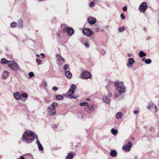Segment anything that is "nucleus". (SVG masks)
<instances>
[{
	"mask_svg": "<svg viewBox=\"0 0 159 159\" xmlns=\"http://www.w3.org/2000/svg\"><path fill=\"white\" fill-rule=\"evenodd\" d=\"M34 134L31 131L24 132L22 138V140L26 143H30L33 141L35 139Z\"/></svg>",
	"mask_w": 159,
	"mask_h": 159,
	"instance_id": "f257e3e1",
	"label": "nucleus"
},
{
	"mask_svg": "<svg viewBox=\"0 0 159 159\" xmlns=\"http://www.w3.org/2000/svg\"><path fill=\"white\" fill-rule=\"evenodd\" d=\"M115 85L117 87L116 89L120 93H124L125 91V88L124 86L123 83L116 82L115 83Z\"/></svg>",
	"mask_w": 159,
	"mask_h": 159,
	"instance_id": "f03ea898",
	"label": "nucleus"
},
{
	"mask_svg": "<svg viewBox=\"0 0 159 159\" xmlns=\"http://www.w3.org/2000/svg\"><path fill=\"white\" fill-rule=\"evenodd\" d=\"M76 88V87L75 85L72 84L71 85V87L66 93V95L69 97L70 98H74V93Z\"/></svg>",
	"mask_w": 159,
	"mask_h": 159,
	"instance_id": "7ed1b4c3",
	"label": "nucleus"
},
{
	"mask_svg": "<svg viewBox=\"0 0 159 159\" xmlns=\"http://www.w3.org/2000/svg\"><path fill=\"white\" fill-rule=\"evenodd\" d=\"M8 65L10 68L14 70H19L20 69L18 64L13 61H9Z\"/></svg>",
	"mask_w": 159,
	"mask_h": 159,
	"instance_id": "20e7f679",
	"label": "nucleus"
},
{
	"mask_svg": "<svg viewBox=\"0 0 159 159\" xmlns=\"http://www.w3.org/2000/svg\"><path fill=\"white\" fill-rule=\"evenodd\" d=\"M56 57L57 60V63L59 66L62 65L65 62V59L58 54H57Z\"/></svg>",
	"mask_w": 159,
	"mask_h": 159,
	"instance_id": "39448f33",
	"label": "nucleus"
},
{
	"mask_svg": "<svg viewBox=\"0 0 159 159\" xmlns=\"http://www.w3.org/2000/svg\"><path fill=\"white\" fill-rule=\"evenodd\" d=\"M147 8V4L145 2L142 3L139 6V11L143 13H144Z\"/></svg>",
	"mask_w": 159,
	"mask_h": 159,
	"instance_id": "423d86ee",
	"label": "nucleus"
},
{
	"mask_svg": "<svg viewBox=\"0 0 159 159\" xmlns=\"http://www.w3.org/2000/svg\"><path fill=\"white\" fill-rule=\"evenodd\" d=\"M80 76L83 79H87L90 78L91 75L89 72L85 71L81 74Z\"/></svg>",
	"mask_w": 159,
	"mask_h": 159,
	"instance_id": "0eeeda50",
	"label": "nucleus"
},
{
	"mask_svg": "<svg viewBox=\"0 0 159 159\" xmlns=\"http://www.w3.org/2000/svg\"><path fill=\"white\" fill-rule=\"evenodd\" d=\"M82 32L84 34L88 37L90 36L93 33L91 30L89 28H86L83 30Z\"/></svg>",
	"mask_w": 159,
	"mask_h": 159,
	"instance_id": "6e6552de",
	"label": "nucleus"
},
{
	"mask_svg": "<svg viewBox=\"0 0 159 159\" xmlns=\"http://www.w3.org/2000/svg\"><path fill=\"white\" fill-rule=\"evenodd\" d=\"M132 145L131 142H129L126 145H125L123 147V149L126 152L129 151L130 150L131 147Z\"/></svg>",
	"mask_w": 159,
	"mask_h": 159,
	"instance_id": "1a4fd4ad",
	"label": "nucleus"
},
{
	"mask_svg": "<svg viewBox=\"0 0 159 159\" xmlns=\"http://www.w3.org/2000/svg\"><path fill=\"white\" fill-rule=\"evenodd\" d=\"M48 113L49 115L51 116H54L56 114V111L55 108H51L49 107L48 110Z\"/></svg>",
	"mask_w": 159,
	"mask_h": 159,
	"instance_id": "9d476101",
	"label": "nucleus"
},
{
	"mask_svg": "<svg viewBox=\"0 0 159 159\" xmlns=\"http://www.w3.org/2000/svg\"><path fill=\"white\" fill-rule=\"evenodd\" d=\"M88 21L90 24L93 25L96 23V19L93 17H90L88 18Z\"/></svg>",
	"mask_w": 159,
	"mask_h": 159,
	"instance_id": "9b49d317",
	"label": "nucleus"
},
{
	"mask_svg": "<svg viewBox=\"0 0 159 159\" xmlns=\"http://www.w3.org/2000/svg\"><path fill=\"white\" fill-rule=\"evenodd\" d=\"M128 62L127 64V66L129 67H131L132 66L133 64L134 63L135 61L134 58H130L128 60Z\"/></svg>",
	"mask_w": 159,
	"mask_h": 159,
	"instance_id": "f8f14e48",
	"label": "nucleus"
},
{
	"mask_svg": "<svg viewBox=\"0 0 159 159\" xmlns=\"http://www.w3.org/2000/svg\"><path fill=\"white\" fill-rule=\"evenodd\" d=\"M94 110L93 105L85 107L84 110L86 112L90 113L92 112Z\"/></svg>",
	"mask_w": 159,
	"mask_h": 159,
	"instance_id": "ddd939ff",
	"label": "nucleus"
},
{
	"mask_svg": "<svg viewBox=\"0 0 159 159\" xmlns=\"http://www.w3.org/2000/svg\"><path fill=\"white\" fill-rule=\"evenodd\" d=\"M74 30L71 27H67V34L69 36L72 35L74 33Z\"/></svg>",
	"mask_w": 159,
	"mask_h": 159,
	"instance_id": "4468645a",
	"label": "nucleus"
},
{
	"mask_svg": "<svg viewBox=\"0 0 159 159\" xmlns=\"http://www.w3.org/2000/svg\"><path fill=\"white\" fill-rule=\"evenodd\" d=\"M17 25L18 27L20 29H22L23 27V21L21 19H19L17 23Z\"/></svg>",
	"mask_w": 159,
	"mask_h": 159,
	"instance_id": "2eb2a0df",
	"label": "nucleus"
},
{
	"mask_svg": "<svg viewBox=\"0 0 159 159\" xmlns=\"http://www.w3.org/2000/svg\"><path fill=\"white\" fill-rule=\"evenodd\" d=\"M36 138H37V145H38V148L39 149V150L40 151H43V148L42 145H41V144L38 141L37 136V135H36Z\"/></svg>",
	"mask_w": 159,
	"mask_h": 159,
	"instance_id": "dca6fc26",
	"label": "nucleus"
},
{
	"mask_svg": "<svg viewBox=\"0 0 159 159\" xmlns=\"http://www.w3.org/2000/svg\"><path fill=\"white\" fill-rule=\"evenodd\" d=\"M15 98L17 100H20L21 99V95L19 92L14 93L13 94Z\"/></svg>",
	"mask_w": 159,
	"mask_h": 159,
	"instance_id": "f3484780",
	"label": "nucleus"
},
{
	"mask_svg": "<svg viewBox=\"0 0 159 159\" xmlns=\"http://www.w3.org/2000/svg\"><path fill=\"white\" fill-rule=\"evenodd\" d=\"M65 75L67 78L69 79H70L72 77L71 73L69 71H67L65 72Z\"/></svg>",
	"mask_w": 159,
	"mask_h": 159,
	"instance_id": "a211bd4d",
	"label": "nucleus"
},
{
	"mask_svg": "<svg viewBox=\"0 0 159 159\" xmlns=\"http://www.w3.org/2000/svg\"><path fill=\"white\" fill-rule=\"evenodd\" d=\"M111 156L113 157H116L117 155V153L115 150H112L110 152Z\"/></svg>",
	"mask_w": 159,
	"mask_h": 159,
	"instance_id": "6ab92c4d",
	"label": "nucleus"
},
{
	"mask_svg": "<svg viewBox=\"0 0 159 159\" xmlns=\"http://www.w3.org/2000/svg\"><path fill=\"white\" fill-rule=\"evenodd\" d=\"M73 154L72 152L69 153L66 157V159H72L73 157Z\"/></svg>",
	"mask_w": 159,
	"mask_h": 159,
	"instance_id": "aec40b11",
	"label": "nucleus"
},
{
	"mask_svg": "<svg viewBox=\"0 0 159 159\" xmlns=\"http://www.w3.org/2000/svg\"><path fill=\"white\" fill-rule=\"evenodd\" d=\"M103 100L105 102L107 103H109L110 102V98H108L106 96L104 97L103 98Z\"/></svg>",
	"mask_w": 159,
	"mask_h": 159,
	"instance_id": "412c9836",
	"label": "nucleus"
},
{
	"mask_svg": "<svg viewBox=\"0 0 159 159\" xmlns=\"http://www.w3.org/2000/svg\"><path fill=\"white\" fill-rule=\"evenodd\" d=\"M146 55V53L142 51H140L139 53V56L141 57H145Z\"/></svg>",
	"mask_w": 159,
	"mask_h": 159,
	"instance_id": "4be33fe9",
	"label": "nucleus"
},
{
	"mask_svg": "<svg viewBox=\"0 0 159 159\" xmlns=\"http://www.w3.org/2000/svg\"><path fill=\"white\" fill-rule=\"evenodd\" d=\"M9 62V61H7L6 59L4 58H2L1 60V63L3 64L7 63Z\"/></svg>",
	"mask_w": 159,
	"mask_h": 159,
	"instance_id": "5701e85b",
	"label": "nucleus"
},
{
	"mask_svg": "<svg viewBox=\"0 0 159 159\" xmlns=\"http://www.w3.org/2000/svg\"><path fill=\"white\" fill-rule=\"evenodd\" d=\"M122 116V113L121 112H119L116 114V118L118 119H120Z\"/></svg>",
	"mask_w": 159,
	"mask_h": 159,
	"instance_id": "b1692460",
	"label": "nucleus"
},
{
	"mask_svg": "<svg viewBox=\"0 0 159 159\" xmlns=\"http://www.w3.org/2000/svg\"><path fill=\"white\" fill-rule=\"evenodd\" d=\"M56 97L57 99L58 100H61L63 99V96L60 95H57Z\"/></svg>",
	"mask_w": 159,
	"mask_h": 159,
	"instance_id": "393cba45",
	"label": "nucleus"
},
{
	"mask_svg": "<svg viewBox=\"0 0 159 159\" xmlns=\"http://www.w3.org/2000/svg\"><path fill=\"white\" fill-rule=\"evenodd\" d=\"M111 132L113 135H116L117 133V131L116 129L112 128L111 130Z\"/></svg>",
	"mask_w": 159,
	"mask_h": 159,
	"instance_id": "a878e982",
	"label": "nucleus"
},
{
	"mask_svg": "<svg viewBox=\"0 0 159 159\" xmlns=\"http://www.w3.org/2000/svg\"><path fill=\"white\" fill-rule=\"evenodd\" d=\"M80 105L81 106H87L88 105V103L87 102H83L80 103Z\"/></svg>",
	"mask_w": 159,
	"mask_h": 159,
	"instance_id": "bb28decb",
	"label": "nucleus"
},
{
	"mask_svg": "<svg viewBox=\"0 0 159 159\" xmlns=\"http://www.w3.org/2000/svg\"><path fill=\"white\" fill-rule=\"evenodd\" d=\"M10 25L12 27L14 28L17 26V23L15 22H13L11 23Z\"/></svg>",
	"mask_w": 159,
	"mask_h": 159,
	"instance_id": "cd10ccee",
	"label": "nucleus"
},
{
	"mask_svg": "<svg viewBox=\"0 0 159 159\" xmlns=\"http://www.w3.org/2000/svg\"><path fill=\"white\" fill-rule=\"evenodd\" d=\"M145 62L147 64H150L152 62V61L150 59H147L145 60Z\"/></svg>",
	"mask_w": 159,
	"mask_h": 159,
	"instance_id": "c85d7f7f",
	"label": "nucleus"
},
{
	"mask_svg": "<svg viewBox=\"0 0 159 159\" xmlns=\"http://www.w3.org/2000/svg\"><path fill=\"white\" fill-rule=\"evenodd\" d=\"M51 108H55L54 107L57 106V104L56 102H53L51 105Z\"/></svg>",
	"mask_w": 159,
	"mask_h": 159,
	"instance_id": "c756f323",
	"label": "nucleus"
},
{
	"mask_svg": "<svg viewBox=\"0 0 159 159\" xmlns=\"http://www.w3.org/2000/svg\"><path fill=\"white\" fill-rule=\"evenodd\" d=\"M125 30V28L124 26H122L121 27L119 28L118 30L120 32H122L123 31Z\"/></svg>",
	"mask_w": 159,
	"mask_h": 159,
	"instance_id": "7c9ffc66",
	"label": "nucleus"
},
{
	"mask_svg": "<svg viewBox=\"0 0 159 159\" xmlns=\"http://www.w3.org/2000/svg\"><path fill=\"white\" fill-rule=\"evenodd\" d=\"M21 96L24 98H27L28 97V95L25 93H23L21 94Z\"/></svg>",
	"mask_w": 159,
	"mask_h": 159,
	"instance_id": "2f4dec72",
	"label": "nucleus"
},
{
	"mask_svg": "<svg viewBox=\"0 0 159 159\" xmlns=\"http://www.w3.org/2000/svg\"><path fill=\"white\" fill-rule=\"evenodd\" d=\"M95 3L93 2H92L89 4V7H93L95 6Z\"/></svg>",
	"mask_w": 159,
	"mask_h": 159,
	"instance_id": "473e14b6",
	"label": "nucleus"
},
{
	"mask_svg": "<svg viewBox=\"0 0 159 159\" xmlns=\"http://www.w3.org/2000/svg\"><path fill=\"white\" fill-rule=\"evenodd\" d=\"M62 32L63 33L67 32V27L64 28L62 30Z\"/></svg>",
	"mask_w": 159,
	"mask_h": 159,
	"instance_id": "72a5a7b5",
	"label": "nucleus"
},
{
	"mask_svg": "<svg viewBox=\"0 0 159 159\" xmlns=\"http://www.w3.org/2000/svg\"><path fill=\"white\" fill-rule=\"evenodd\" d=\"M36 62H38L39 65H40L42 61L39 59H37L36 60Z\"/></svg>",
	"mask_w": 159,
	"mask_h": 159,
	"instance_id": "f704fd0d",
	"label": "nucleus"
},
{
	"mask_svg": "<svg viewBox=\"0 0 159 159\" xmlns=\"http://www.w3.org/2000/svg\"><path fill=\"white\" fill-rule=\"evenodd\" d=\"M29 76L31 77H33L34 76V74L32 72H30L29 73Z\"/></svg>",
	"mask_w": 159,
	"mask_h": 159,
	"instance_id": "c9c22d12",
	"label": "nucleus"
},
{
	"mask_svg": "<svg viewBox=\"0 0 159 159\" xmlns=\"http://www.w3.org/2000/svg\"><path fill=\"white\" fill-rule=\"evenodd\" d=\"M68 67V65L66 64L64 66H63V69L65 70H66L67 69V68Z\"/></svg>",
	"mask_w": 159,
	"mask_h": 159,
	"instance_id": "e433bc0d",
	"label": "nucleus"
},
{
	"mask_svg": "<svg viewBox=\"0 0 159 159\" xmlns=\"http://www.w3.org/2000/svg\"><path fill=\"white\" fill-rule=\"evenodd\" d=\"M120 16L122 19H124L125 18V16L124 15V13H122L120 15Z\"/></svg>",
	"mask_w": 159,
	"mask_h": 159,
	"instance_id": "4c0bfd02",
	"label": "nucleus"
},
{
	"mask_svg": "<svg viewBox=\"0 0 159 159\" xmlns=\"http://www.w3.org/2000/svg\"><path fill=\"white\" fill-rule=\"evenodd\" d=\"M123 10L124 11H126L127 10V6H125L123 7Z\"/></svg>",
	"mask_w": 159,
	"mask_h": 159,
	"instance_id": "58836bf2",
	"label": "nucleus"
},
{
	"mask_svg": "<svg viewBox=\"0 0 159 159\" xmlns=\"http://www.w3.org/2000/svg\"><path fill=\"white\" fill-rule=\"evenodd\" d=\"M84 45H85V46L86 47H87V48L89 47V44H88V43L87 41H86L85 42V43H84Z\"/></svg>",
	"mask_w": 159,
	"mask_h": 159,
	"instance_id": "ea45409f",
	"label": "nucleus"
},
{
	"mask_svg": "<svg viewBox=\"0 0 159 159\" xmlns=\"http://www.w3.org/2000/svg\"><path fill=\"white\" fill-rule=\"evenodd\" d=\"M52 89L55 91H56L58 89L57 87L54 86L52 88Z\"/></svg>",
	"mask_w": 159,
	"mask_h": 159,
	"instance_id": "a19ab883",
	"label": "nucleus"
},
{
	"mask_svg": "<svg viewBox=\"0 0 159 159\" xmlns=\"http://www.w3.org/2000/svg\"><path fill=\"white\" fill-rule=\"evenodd\" d=\"M139 111H136V110L134 111V113L135 114H136L139 113Z\"/></svg>",
	"mask_w": 159,
	"mask_h": 159,
	"instance_id": "79ce46f5",
	"label": "nucleus"
},
{
	"mask_svg": "<svg viewBox=\"0 0 159 159\" xmlns=\"http://www.w3.org/2000/svg\"><path fill=\"white\" fill-rule=\"evenodd\" d=\"M94 30L95 31L98 32L99 29L98 28L96 27V28H94Z\"/></svg>",
	"mask_w": 159,
	"mask_h": 159,
	"instance_id": "37998d69",
	"label": "nucleus"
},
{
	"mask_svg": "<svg viewBox=\"0 0 159 159\" xmlns=\"http://www.w3.org/2000/svg\"><path fill=\"white\" fill-rule=\"evenodd\" d=\"M57 35L58 36V39H59L60 38L59 32H58L57 33Z\"/></svg>",
	"mask_w": 159,
	"mask_h": 159,
	"instance_id": "c03bdc74",
	"label": "nucleus"
},
{
	"mask_svg": "<svg viewBox=\"0 0 159 159\" xmlns=\"http://www.w3.org/2000/svg\"><path fill=\"white\" fill-rule=\"evenodd\" d=\"M112 94L111 93H108V97H110L111 96Z\"/></svg>",
	"mask_w": 159,
	"mask_h": 159,
	"instance_id": "a18cd8bd",
	"label": "nucleus"
},
{
	"mask_svg": "<svg viewBox=\"0 0 159 159\" xmlns=\"http://www.w3.org/2000/svg\"><path fill=\"white\" fill-rule=\"evenodd\" d=\"M154 107L155 109V111L157 112L158 110L157 107H156V106H155Z\"/></svg>",
	"mask_w": 159,
	"mask_h": 159,
	"instance_id": "49530a36",
	"label": "nucleus"
},
{
	"mask_svg": "<svg viewBox=\"0 0 159 159\" xmlns=\"http://www.w3.org/2000/svg\"><path fill=\"white\" fill-rule=\"evenodd\" d=\"M53 127L54 128H57V125L56 124H54L53 125Z\"/></svg>",
	"mask_w": 159,
	"mask_h": 159,
	"instance_id": "de8ad7c7",
	"label": "nucleus"
},
{
	"mask_svg": "<svg viewBox=\"0 0 159 159\" xmlns=\"http://www.w3.org/2000/svg\"><path fill=\"white\" fill-rule=\"evenodd\" d=\"M40 55L42 56L43 58H44L45 57V56L43 53H41Z\"/></svg>",
	"mask_w": 159,
	"mask_h": 159,
	"instance_id": "09e8293b",
	"label": "nucleus"
},
{
	"mask_svg": "<svg viewBox=\"0 0 159 159\" xmlns=\"http://www.w3.org/2000/svg\"><path fill=\"white\" fill-rule=\"evenodd\" d=\"M20 159H25L24 157L23 156H21L20 157Z\"/></svg>",
	"mask_w": 159,
	"mask_h": 159,
	"instance_id": "8fccbe9b",
	"label": "nucleus"
},
{
	"mask_svg": "<svg viewBox=\"0 0 159 159\" xmlns=\"http://www.w3.org/2000/svg\"><path fill=\"white\" fill-rule=\"evenodd\" d=\"M90 100V99L89 98H87L86 99V100L87 101H89Z\"/></svg>",
	"mask_w": 159,
	"mask_h": 159,
	"instance_id": "3c124183",
	"label": "nucleus"
},
{
	"mask_svg": "<svg viewBox=\"0 0 159 159\" xmlns=\"http://www.w3.org/2000/svg\"><path fill=\"white\" fill-rule=\"evenodd\" d=\"M4 73H7V75L8 74H9V72H8L7 71H4Z\"/></svg>",
	"mask_w": 159,
	"mask_h": 159,
	"instance_id": "603ef678",
	"label": "nucleus"
},
{
	"mask_svg": "<svg viewBox=\"0 0 159 159\" xmlns=\"http://www.w3.org/2000/svg\"><path fill=\"white\" fill-rule=\"evenodd\" d=\"M142 60L143 61H145V58H142Z\"/></svg>",
	"mask_w": 159,
	"mask_h": 159,
	"instance_id": "864d4df0",
	"label": "nucleus"
},
{
	"mask_svg": "<svg viewBox=\"0 0 159 159\" xmlns=\"http://www.w3.org/2000/svg\"><path fill=\"white\" fill-rule=\"evenodd\" d=\"M44 85H45V86H47V83L46 82V83H44Z\"/></svg>",
	"mask_w": 159,
	"mask_h": 159,
	"instance_id": "5fc2aeb1",
	"label": "nucleus"
},
{
	"mask_svg": "<svg viewBox=\"0 0 159 159\" xmlns=\"http://www.w3.org/2000/svg\"><path fill=\"white\" fill-rule=\"evenodd\" d=\"M147 107L148 109H150V106H148Z\"/></svg>",
	"mask_w": 159,
	"mask_h": 159,
	"instance_id": "6e6d98bb",
	"label": "nucleus"
},
{
	"mask_svg": "<svg viewBox=\"0 0 159 159\" xmlns=\"http://www.w3.org/2000/svg\"><path fill=\"white\" fill-rule=\"evenodd\" d=\"M36 56H37V57H39V54H37L36 55Z\"/></svg>",
	"mask_w": 159,
	"mask_h": 159,
	"instance_id": "4d7b16f0",
	"label": "nucleus"
},
{
	"mask_svg": "<svg viewBox=\"0 0 159 159\" xmlns=\"http://www.w3.org/2000/svg\"><path fill=\"white\" fill-rule=\"evenodd\" d=\"M2 76H3V78H4V79H5V78L4 77V76L3 75Z\"/></svg>",
	"mask_w": 159,
	"mask_h": 159,
	"instance_id": "13d9d810",
	"label": "nucleus"
}]
</instances>
